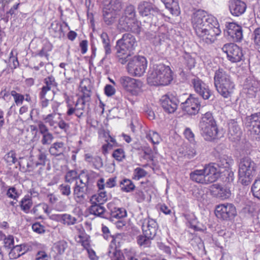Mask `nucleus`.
I'll return each mask as SVG.
<instances>
[{
    "label": "nucleus",
    "mask_w": 260,
    "mask_h": 260,
    "mask_svg": "<svg viewBox=\"0 0 260 260\" xmlns=\"http://www.w3.org/2000/svg\"><path fill=\"white\" fill-rule=\"evenodd\" d=\"M191 21L197 36L207 44L213 43L221 33L216 18L204 10L199 9L193 13Z\"/></svg>",
    "instance_id": "nucleus-1"
},
{
    "label": "nucleus",
    "mask_w": 260,
    "mask_h": 260,
    "mask_svg": "<svg viewBox=\"0 0 260 260\" xmlns=\"http://www.w3.org/2000/svg\"><path fill=\"white\" fill-rule=\"evenodd\" d=\"M172 80V72L170 68L164 64L154 66L148 73L147 81L151 85H168Z\"/></svg>",
    "instance_id": "nucleus-2"
},
{
    "label": "nucleus",
    "mask_w": 260,
    "mask_h": 260,
    "mask_svg": "<svg viewBox=\"0 0 260 260\" xmlns=\"http://www.w3.org/2000/svg\"><path fill=\"white\" fill-rule=\"evenodd\" d=\"M137 46V42L134 36L130 33H125L116 42V57L121 64L128 61L131 52Z\"/></svg>",
    "instance_id": "nucleus-3"
},
{
    "label": "nucleus",
    "mask_w": 260,
    "mask_h": 260,
    "mask_svg": "<svg viewBox=\"0 0 260 260\" xmlns=\"http://www.w3.org/2000/svg\"><path fill=\"white\" fill-rule=\"evenodd\" d=\"M258 169V165L249 156L240 159L239 162V181L243 185H248L251 182Z\"/></svg>",
    "instance_id": "nucleus-4"
},
{
    "label": "nucleus",
    "mask_w": 260,
    "mask_h": 260,
    "mask_svg": "<svg viewBox=\"0 0 260 260\" xmlns=\"http://www.w3.org/2000/svg\"><path fill=\"white\" fill-rule=\"evenodd\" d=\"M187 94L178 95L175 92H169L162 95L160 99V105L166 112L173 113L177 110L179 104L182 102V96Z\"/></svg>",
    "instance_id": "nucleus-5"
},
{
    "label": "nucleus",
    "mask_w": 260,
    "mask_h": 260,
    "mask_svg": "<svg viewBox=\"0 0 260 260\" xmlns=\"http://www.w3.org/2000/svg\"><path fill=\"white\" fill-rule=\"evenodd\" d=\"M244 124L249 137L253 140L260 141V112L247 116Z\"/></svg>",
    "instance_id": "nucleus-6"
},
{
    "label": "nucleus",
    "mask_w": 260,
    "mask_h": 260,
    "mask_svg": "<svg viewBox=\"0 0 260 260\" xmlns=\"http://www.w3.org/2000/svg\"><path fill=\"white\" fill-rule=\"evenodd\" d=\"M147 61L144 56H135L127 64V71L132 75L140 77L145 72Z\"/></svg>",
    "instance_id": "nucleus-7"
},
{
    "label": "nucleus",
    "mask_w": 260,
    "mask_h": 260,
    "mask_svg": "<svg viewBox=\"0 0 260 260\" xmlns=\"http://www.w3.org/2000/svg\"><path fill=\"white\" fill-rule=\"evenodd\" d=\"M121 87L127 92L133 95H137L142 87V82L139 80L128 76H122L119 79Z\"/></svg>",
    "instance_id": "nucleus-8"
},
{
    "label": "nucleus",
    "mask_w": 260,
    "mask_h": 260,
    "mask_svg": "<svg viewBox=\"0 0 260 260\" xmlns=\"http://www.w3.org/2000/svg\"><path fill=\"white\" fill-rule=\"evenodd\" d=\"M215 214L218 218L224 220H230L237 215V211L234 205L226 203L217 206Z\"/></svg>",
    "instance_id": "nucleus-9"
},
{
    "label": "nucleus",
    "mask_w": 260,
    "mask_h": 260,
    "mask_svg": "<svg viewBox=\"0 0 260 260\" xmlns=\"http://www.w3.org/2000/svg\"><path fill=\"white\" fill-rule=\"evenodd\" d=\"M180 106L182 111L192 115L198 113L201 104L198 98L190 94L185 101L182 99Z\"/></svg>",
    "instance_id": "nucleus-10"
},
{
    "label": "nucleus",
    "mask_w": 260,
    "mask_h": 260,
    "mask_svg": "<svg viewBox=\"0 0 260 260\" xmlns=\"http://www.w3.org/2000/svg\"><path fill=\"white\" fill-rule=\"evenodd\" d=\"M222 50L226 54L228 58L232 62H239L243 56L242 49L233 43L225 44L222 48Z\"/></svg>",
    "instance_id": "nucleus-11"
},
{
    "label": "nucleus",
    "mask_w": 260,
    "mask_h": 260,
    "mask_svg": "<svg viewBox=\"0 0 260 260\" xmlns=\"http://www.w3.org/2000/svg\"><path fill=\"white\" fill-rule=\"evenodd\" d=\"M191 84L195 92L204 100H208L212 95L209 86L198 77L191 80Z\"/></svg>",
    "instance_id": "nucleus-12"
},
{
    "label": "nucleus",
    "mask_w": 260,
    "mask_h": 260,
    "mask_svg": "<svg viewBox=\"0 0 260 260\" xmlns=\"http://www.w3.org/2000/svg\"><path fill=\"white\" fill-rule=\"evenodd\" d=\"M225 34L229 39L234 42H240L243 38L242 27L234 22H229L225 24Z\"/></svg>",
    "instance_id": "nucleus-13"
},
{
    "label": "nucleus",
    "mask_w": 260,
    "mask_h": 260,
    "mask_svg": "<svg viewBox=\"0 0 260 260\" xmlns=\"http://www.w3.org/2000/svg\"><path fill=\"white\" fill-rule=\"evenodd\" d=\"M242 135L241 127L237 121L231 119L228 123V138L232 142L239 141Z\"/></svg>",
    "instance_id": "nucleus-14"
},
{
    "label": "nucleus",
    "mask_w": 260,
    "mask_h": 260,
    "mask_svg": "<svg viewBox=\"0 0 260 260\" xmlns=\"http://www.w3.org/2000/svg\"><path fill=\"white\" fill-rule=\"evenodd\" d=\"M142 229L144 235L154 238L156 235L158 225L155 220L148 218L143 220Z\"/></svg>",
    "instance_id": "nucleus-15"
},
{
    "label": "nucleus",
    "mask_w": 260,
    "mask_h": 260,
    "mask_svg": "<svg viewBox=\"0 0 260 260\" xmlns=\"http://www.w3.org/2000/svg\"><path fill=\"white\" fill-rule=\"evenodd\" d=\"M218 92L224 98L231 96L235 85L232 78L215 86Z\"/></svg>",
    "instance_id": "nucleus-16"
},
{
    "label": "nucleus",
    "mask_w": 260,
    "mask_h": 260,
    "mask_svg": "<svg viewBox=\"0 0 260 260\" xmlns=\"http://www.w3.org/2000/svg\"><path fill=\"white\" fill-rule=\"evenodd\" d=\"M203 170L208 184L215 182L219 177V171L216 164L206 165Z\"/></svg>",
    "instance_id": "nucleus-17"
},
{
    "label": "nucleus",
    "mask_w": 260,
    "mask_h": 260,
    "mask_svg": "<svg viewBox=\"0 0 260 260\" xmlns=\"http://www.w3.org/2000/svg\"><path fill=\"white\" fill-rule=\"evenodd\" d=\"M246 4L241 0H231L229 4V9L231 14L236 17L243 14L246 9Z\"/></svg>",
    "instance_id": "nucleus-18"
},
{
    "label": "nucleus",
    "mask_w": 260,
    "mask_h": 260,
    "mask_svg": "<svg viewBox=\"0 0 260 260\" xmlns=\"http://www.w3.org/2000/svg\"><path fill=\"white\" fill-rule=\"evenodd\" d=\"M199 126L201 134L206 141H212L216 138L218 133L217 125Z\"/></svg>",
    "instance_id": "nucleus-19"
},
{
    "label": "nucleus",
    "mask_w": 260,
    "mask_h": 260,
    "mask_svg": "<svg viewBox=\"0 0 260 260\" xmlns=\"http://www.w3.org/2000/svg\"><path fill=\"white\" fill-rule=\"evenodd\" d=\"M103 20L107 25L113 24L117 18V11L112 8L105 7L103 10Z\"/></svg>",
    "instance_id": "nucleus-20"
},
{
    "label": "nucleus",
    "mask_w": 260,
    "mask_h": 260,
    "mask_svg": "<svg viewBox=\"0 0 260 260\" xmlns=\"http://www.w3.org/2000/svg\"><path fill=\"white\" fill-rule=\"evenodd\" d=\"M210 190L213 196L222 200L228 198L231 195L229 189L223 187L218 184H213Z\"/></svg>",
    "instance_id": "nucleus-21"
},
{
    "label": "nucleus",
    "mask_w": 260,
    "mask_h": 260,
    "mask_svg": "<svg viewBox=\"0 0 260 260\" xmlns=\"http://www.w3.org/2000/svg\"><path fill=\"white\" fill-rule=\"evenodd\" d=\"M108 208L110 212H108V217L107 219L111 221H114V218L120 219L126 216V212L123 208H118L109 205Z\"/></svg>",
    "instance_id": "nucleus-22"
},
{
    "label": "nucleus",
    "mask_w": 260,
    "mask_h": 260,
    "mask_svg": "<svg viewBox=\"0 0 260 260\" xmlns=\"http://www.w3.org/2000/svg\"><path fill=\"white\" fill-rule=\"evenodd\" d=\"M156 7L151 3L147 1H142L138 5L139 14L143 17H149L152 11Z\"/></svg>",
    "instance_id": "nucleus-23"
},
{
    "label": "nucleus",
    "mask_w": 260,
    "mask_h": 260,
    "mask_svg": "<svg viewBox=\"0 0 260 260\" xmlns=\"http://www.w3.org/2000/svg\"><path fill=\"white\" fill-rule=\"evenodd\" d=\"M231 78H232L227 71L222 68H219L215 71L214 74V85L216 86Z\"/></svg>",
    "instance_id": "nucleus-24"
},
{
    "label": "nucleus",
    "mask_w": 260,
    "mask_h": 260,
    "mask_svg": "<svg viewBox=\"0 0 260 260\" xmlns=\"http://www.w3.org/2000/svg\"><path fill=\"white\" fill-rule=\"evenodd\" d=\"M101 204H91L89 208V212L90 214L107 219L109 217L108 212H106V209Z\"/></svg>",
    "instance_id": "nucleus-25"
},
{
    "label": "nucleus",
    "mask_w": 260,
    "mask_h": 260,
    "mask_svg": "<svg viewBox=\"0 0 260 260\" xmlns=\"http://www.w3.org/2000/svg\"><path fill=\"white\" fill-rule=\"evenodd\" d=\"M30 193V196L28 194L25 195L19 202V206L21 210L26 214H28L30 212V209L33 205L31 198L32 192L31 191Z\"/></svg>",
    "instance_id": "nucleus-26"
},
{
    "label": "nucleus",
    "mask_w": 260,
    "mask_h": 260,
    "mask_svg": "<svg viewBox=\"0 0 260 260\" xmlns=\"http://www.w3.org/2000/svg\"><path fill=\"white\" fill-rule=\"evenodd\" d=\"M181 60L185 68L189 70L194 68L196 64L195 57L186 52H185L182 55Z\"/></svg>",
    "instance_id": "nucleus-27"
},
{
    "label": "nucleus",
    "mask_w": 260,
    "mask_h": 260,
    "mask_svg": "<svg viewBox=\"0 0 260 260\" xmlns=\"http://www.w3.org/2000/svg\"><path fill=\"white\" fill-rule=\"evenodd\" d=\"M49 30L51 35L55 38H61L64 35L61 24L57 21L52 23Z\"/></svg>",
    "instance_id": "nucleus-28"
},
{
    "label": "nucleus",
    "mask_w": 260,
    "mask_h": 260,
    "mask_svg": "<svg viewBox=\"0 0 260 260\" xmlns=\"http://www.w3.org/2000/svg\"><path fill=\"white\" fill-rule=\"evenodd\" d=\"M190 179L197 183L208 184L203 169L195 170L190 173Z\"/></svg>",
    "instance_id": "nucleus-29"
},
{
    "label": "nucleus",
    "mask_w": 260,
    "mask_h": 260,
    "mask_svg": "<svg viewBox=\"0 0 260 260\" xmlns=\"http://www.w3.org/2000/svg\"><path fill=\"white\" fill-rule=\"evenodd\" d=\"M100 38L103 44V47L105 53V57H107L112 53V46L110 43V40L106 32H103L100 35Z\"/></svg>",
    "instance_id": "nucleus-30"
},
{
    "label": "nucleus",
    "mask_w": 260,
    "mask_h": 260,
    "mask_svg": "<svg viewBox=\"0 0 260 260\" xmlns=\"http://www.w3.org/2000/svg\"><path fill=\"white\" fill-rule=\"evenodd\" d=\"M120 189L123 192H130L135 189V185L133 181L128 179L124 178L119 183Z\"/></svg>",
    "instance_id": "nucleus-31"
},
{
    "label": "nucleus",
    "mask_w": 260,
    "mask_h": 260,
    "mask_svg": "<svg viewBox=\"0 0 260 260\" xmlns=\"http://www.w3.org/2000/svg\"><path fill=\"white\" fill-rule=\"evenodd\" d=\"M107 200V193L105 191H99L98 194L91 196L90 202L91 204H103Z\"/></svg>",
    "instance_id": "nucleus-32"
},
{
    "label": "nucleus",
    "mask_w": 260,
    "mask_h": 260,
    "mask_svg": "<svg viewBox=\"0 0 260 260\" xmlns=\"http://www.w3.org/2000/svg\"><path fill=\"white\" fill-rule=\"evenodd\" d=\"M85 160L92 163L93 166L96 169H100L103 166V161L102 158L99 156L92 157L88 154H85Z\"/></svg>",
    "instance_id": "nucleus-33"
},
{
    "label": "nucleus",
    "mask_w": 260,
    "mask_h": 260,
    "mask_svg": "<svg viewBox=\"0 0 260 260\" xmlns=\"http://www.w3.org/2000/svg\"><path fill=\"white\" fill-rule=\"evenodd\" d=\"M161 1L173 14H177L179 13L180 8L176 0H161Z\"/></svg>",
    "instance_id": "nucleus-34"
},
{
    "label": "nucleus",
    "mask_w": 260,
    "mask_h": 260,
    "mask_svg": "<svg viewBox=\"0 0 260 260\" xmlns=\"http://www.w3.org/2000/svg\"><path fill=\"white\" fill-rule=\"evenodd\" d=\"M132 21L133 20L129 18L121 16L118 20L117 28L121 32L128 31V29Z\"/></svg>",
    "instance_id": "nucleus-35"
},
{
    "label": "nucleus",
    "mask_w": 260,
    "mask_h": 260,
    "mask_svg": "<svg viewBox=\"0 0 260 260\" xmlns=\"http://www.w3.org/2000/svg\"><path fill=\"white\" fill-rule=\"evenodd\" d=\"M149 18L151 19L150 25L155 26L158 25V22L163 18V15L159 9L156 7L152 11Z\"/></svg>",
    "instance_id": "nucleus-36"
},
{
    "label": "nucleus",
    "mask_w": 260,
    "mask_h": 260,
    "mask_svg": "<svg viewBox=\"0 0 260 260\" xmlns=\"http://www.w3.org/2000/svg\"><path fill=\"white\" fill-rule=\"evenodd\" d=\"M233 162V160L231 157H229L225 154L220 155L217 160L216 166L222 167L223 168H228Z\"/></svg>",
    "instance_id": "nucleus-37"
},
{
    "label": "nucleus",
    "mask_w": 260,
    "mask_h": 260,
    "mask_svg": "<svg viewBox=\"0 0 260 260\" xmlns=\"http://www.w3.org/2000/svg\"><path fill=\"white\" fill-rule=\"evenodd\" d=\"M26 251L27 249L25 245H17L12 248L10 254L12 255L14 258H16L24 254Z\"/></svg>",
    "instance_id": "nucleus-38"
},
{
    "label": "nucleus",
    "mask_w": 260,
    "mask_h": 260,
    "mask_svg": "<svg viewBox=\"0 0 260 260\" xmlns=\"http://www.w3.org/2000/svg\"><path fill=\"white\" fill-rule=\"evenodd\" d=\"M216 125V121L213 118L212 113L210 112H206L203 115L199 124V125Z\"/></svg>",
    "instance_id": "nucleus-39"
},
{
    "label": "nucleus",
    "mask_w": 260,
    "mask_h": 260,
    "mask_svg": "<svg viewBox=\"0 0 260 260\" xmlns=\"http://www.w3.org/2000/svg\"><path fill=\"white\" fill-rule=\"evenodd\" d=\"M108 254L111 260H124L123 253L116 247H111L108 252Z\"/></svg>",
    "instance_id": "nucleus-40"
},
{
    "label": "nucleus",
    "mask_w": 260,
    "mask_h": 260,
    "mask_svg": "<svg viewBox=\"0 0 260 260\" xmlns=\"http://www.w3.org/2000/svg\"><path fill=\"white\" fill-rule=\"evenodd\" d=\"M64 147L62 143H55L49 149L50 153L53 155H59L62 154Z\"/></svg>",
    "instance_id": "nucleus-41"
},
{
    "label": "nucleus",
    "mask_w": 260,
    "mask_h": 260,
    "mask_svg": "<svg viewBox=\"0 0 260 260\" xmlns=\"http://www.w3.org/2000/svg\"><path fill=\"white\" fill-rule=\"evenodd\" d=\"M52 48V44L47 40H44L43 41V47L38 53V55L41 57L45 56L47 58L48 56V52L50 51Z\"/></svg>",
    "instance_id": "nucleus-42"
},
{
    "label": "nucleus",
    "mask_w": 260,
    "mask_h": 260,
    "mask_svg": "<svg viewBox=\"0 0 260 260\" xmlns=\"http://www.w3.org/2000/svg\"><path fill=\"white\" fill-rule=\"evenodd\" d=\"M153 239L152 238H150L147 236L146 235H139L137 238L138 244L144 247H149L151 244V240Z\"/></svg>",
    "instance_id": "nucleus-43"
},
{
    "label": "nucleus",
    "mask_w": 260,
    "mask_h": 260,
    "mask_svg": "<svg viewBox=\"0 0 260 260\" xmlns=\"http://www.w3.org/2000/svg\"><path fill=\"white\" fill-rule=\"evenodd\" d=\"M136 12L134 6L129 5L126 7L122 16L129 18L133 20L135 19Z\"/></svg>",
    "instance_id": "nucleus-44"
},
{
    "label": "nucleus",
    "mask_w": 260,
    "mask_h": 260,
    "mask_svg": "<svg viewBox=\"0 0 260 260\" xmlns=\"http://www.w3.org/2000/svg\"><path fill=\"white\" fill-rule=\"evenodd\" d=\"M4 159L9 165L16 163L17 161V158L15 151L14 150L10 151L5 155Z\"/></svg>",
    "instance_id": "nucleus-45"
},
{
    "label": "nucleus",
    "mask_w": 260,
    "mask_h": 260,
    "mask_svg": "<svg viewBox=\"0 0 260 260\" xmlns=\"http://www.w3.org/2000/svg\"><path fill=\"white\" fill-rule=\"evenodd\" d=\"M251 189L253 196L260 200V176L255 180Z\"/></svg>",
    "instance_id": "nucleus-46"
},
{
    "label": "nucleus",
    "mask_w": 260,
    "mask_h": 260,
    "mask_svg": "<svg viewBox=\"0 0 260 260\" xmlns=\"http://www.w3.org/2000/svg\"><path fill=\"white\" fill-rule=\"evenodd\" d=\"M146 138L151 141L153 144L159 143L161 138L159 134L154 131H150L146 135Z\"/></svg>",
    "instance_id": "nucleus-47"
},
{
    "label": "nucleus",
    "mask_w": 260,
    "mask_h": 260,
    "mask_svg": "<svg viewBox=\"0 0 260 260\" xmlns=\"http://www.w3.org/2000/svg\"><path fill=\"white\" fill-rule=\"evenodd\" d=\"M11 95L13 97L15 103L17 106H20L22 104L24 100V96L20 93L13 90L11 91Z\"/></svg>",
    "instance_id": "nucleus-48"
},
{
    "label": "nucleus",
    "mask_w": 260,
    "mask_h": 260,
    "mask_svg": "<svg viewBox=\"0 0 260 260\" xmlns=\"http://www.w3.org/2000/svg\"><path fill=\"white\" fill-rule=\"evenodd\" d=\"M41 208L44 213H46L47 215H49L50 212L48 211V206L45 203H41L39 204L32 208L31 212L34 214L38 215L39 214V208Z\"/></svg>",
    "instance_id": "nucleus-49"
},
{
    "label": "nucleus",
    "mask_w": 260,
    "mask_h": 260,
    "mask_svg": "<svg viewBox=\"0 0 260 260\" xmlns=\"http://www.w3.org/2000/svg\"><path fill=\"white\" fill-rule=\"evenodd\" d=\"M87 190L86 183H84V185H77L74 188V193L77 197L84 198V193Z\"/></svg>",
    "instance_id": "nucleus-50"
},
{
    "label": "nucleus",
    "mask_w": 260,
    "mask_h": 260,
    "mask_svg": "<svg viewBox=\"0 0 260 260\" xmlns=\"http://www.w3.org/2000/svg\"><path fill=\"white\" fill-rule=\"evenodd\" d=\"M112 156L118 161H121L125 157L124 151L122 148L115 149L112 153Z\"/></svg>",
    "instance_id": "nucleus-51"
},
{
    "label": "nucleus",
    "mask_w": 260,
    "mask_h": 260,
    "mask_svg": "<svg viewBox=\"0 0 260 260\" xmlns=\"http://www.w3.org/2000/svg\"><path fill=\"white\" fill-rule=\"evenodd\" d=\"M46 160L47 157L46 154L40 150L39 153L37 155V160L35 162V165L37 167L39 166H44L46 164Z\"/></svg>",
    "instance_id": "nucleus-52"
},
{
    "label": "nucleus",
    "mask_w": 260,
    "mask_h": 260,
    "mask_svg": "<svg viewBox=\"0 0 260 260\" xmlns=\"http://www.w3.org/2000/svg\"><path fill=\"white\" fill-rule=\"evenodd\" d=\"M45 85L43 87L49 88V89L53 90L54 88L56 86V83L55 82L54 78L52 76H49L46 78L44 79Z\"/></svg>",
    "instance_id": "nucleus-53"
},
{
    "label": "nucleus",
    "mask_w": 260,
    "mask_h": 260,
    "mask_svg": "<svg viewBox=\"0 0 260 260\" xmlns=\"http://www.w3.org/2000/svg\"><path fill=\"white\" fill-rule=\"evenodd\" d=\"M54 251L59 255L64 253L65 250V242L59 241L54 244L53 247Z\"/></svg>",
    "instance_id": "nucleus-54"
},
{
    "label": "nucleus",
    "mask_w": 260,
    "mask_h": 260,
    "mask_svg": "<svg viewBox=\"0 0 260 260\" xmlns=\"http://www.w3.org/2000/svg\"><path fill=\"white\" fill-rule=\"evenodd\" d=\"M81 91H91L90 81L88 79H85L81 81L80 84Z\"/></svg>",
    "instance_id": "nucleus-55"
},
{
    "label": "nucleus",
    "mask_w": 260,
    "mask_h": 260,
    "mask_svg": "<svg viewBox=\"0 0 260 260\" xmlns=\"http://www.w3.org/2000/svg\"><path fill=\"white\" fill-rule=\"evenodd\" d=\"M53 94V90L49 89V88L42 87L41 89V91L39 93V96L40 99L49 98V95H52Z\"/></svg>",
    "instance_id": "nucleus-56"
},
{
    "label": "nucleus",
    "mask_w": 260,
    "mask_h": 260,
    "mask_svg": "<svg viewBox=\"0 0 260 260\" xmlns=\"http://www.w3.org/2000/svg\"><path fill=\"white\" fill-rule=\"evenodd\" d=\"M128 31H132L135 34H140L141 27L139 25V22L136 21L135 19L131 22Z\"/></svg>",
    "instance_id": "nucleus-57"
},
{
    "label": "nucleus",
    "mask_w": 260,
    "mask_h": 260,
    "mask_svg": "<svg viewBox=\"0 0 260 260\" xmlns=\"http://www.w3.org/2000/svg\"><path fill=\"white\" fill-rule=\"evenodd\" d=\"M49 218L51 220L65 223V214H49Z\"/></svg>",
    "instance_id": "nucleus-58"
},
{
    "label": "nucleus",
    "mask_w": 260,
    "mask_h": 260,
    "mask_svg": "<svg viewBox=\"0 0 260 260\" xmlns=\"http://www.w3.org/2000/svg\"><path fill=\"white\" fill-rule=\"evenodd\" d=\"M85 104H83L82 102H81L80 100L78 99L75 104V109H76V115L78 117H80L83 114V112H80V111L84 110L85 108Z\"/></svg>",
    "instance_id": "nucleus-59"
},
{
    "label": "nucleus",
    "mask_w": 260,
    "mask_h": 260,
    "mask_svg": "<svg viewBox=\"0 0 260 260\" xmlns=\"http://www.w3.org/2000/svg\"><path fill=\"white\" fill-rule=\"evenodd\" d=\"M82 93L80 98H78L83 104H86L90 102L91 100V91H81Z\"/></svg>",
    "instance_id": "nucleus-60"
},
{
    "label": "nucleus",
    "mask_w": 260,
    "mask_h": 260,
    "mask_svg": "<svg viewBox=\"0 0 260 260\" xmlns=\"http://www.w3.org/2000/svg\"><path fill=\"white\" fill-rule=\"evenodd\" d=\"M253 35L255 45L257 48H260V27L254 30Z\"/></svg>",
    "instance_id": "nucleus-61"
},
{
    "label": "nucleus",
    "mask_w": 260,
    "mask_h": 260,
    "mask_svg": "<svg viewBox=\"0 0 260 260\" xmlns=\"http://www.w3.org/2000/svg\"><path fill=\"white\" fill-rule=\"evenodd\" d=\"M135 178L139 180L140 178L145 177L147 172L143 169L137 168L134 171Z\"/></svg>",
    "instance_id": "nucleus-62"
},
{
    "label": "nucleus",
    "mask_w": 260,
    "mask_h": 260,
    "mask_svg": "<svg viewBox=\"0 0 260 260\" xmlns=\"http://www.w3.org/2000/svg\"><path fill=\"white\" fill-rule=\"evenodd\" d=\"M7 195L9 198L14 200H16L19 197V194L14 187H11L8 189Z\"/></svg>",
    "instance_id": "nucleus-63"
},
{
    "label": "nucleus",
    "mask_w": 260,
    "mask_h": 260,
    "mask_svg": "<svg viewBox=\"0 0 260 260\" xmlns=\"http://www.w3.org/2000/svg\"><path fill=\"white\" fill-rule=\"evenodd\" d=\"M43 135L42 139L41 140V142L42 144L43 145H49L52 140H53V136L50 133L44 134Z\"/></svg>",
    "instance_id": "nucleus-64"
}]
</instances>
